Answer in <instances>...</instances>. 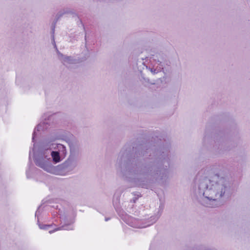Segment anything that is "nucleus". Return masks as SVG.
Segmentation results:
<instances>
[{"label":"nucleus","mask_w":250,"mask_h":250,"mask_svg":"<svg viewBox=\"0 0 250 250\" xmlns=\"http://www.w3.org/2000/svg\"><path fill=\"white\" fill-rule=\"evenodd\" d=\"M59 229H59V228L56 229H54V230H53L49 231V233H52V232H54V231H55L58 230H59Z\"/></svg>","instance_id":"nucleus-5"},{"label":"nucleus","mask_w":250,"mask_h":250,"mask_svg":"<svg viewBox=\"0 0 250 250\" xmlns=\"http://www.w3.org/2000/svg\"><path fill=\"white\" fill-rule=\"evenodd\" d=\"M108 219H105V221H107Z\"/></svg>","instance_id":"nucleus-6"},{"label":"nucleus","mask_w":250,"mask_h":250,"mask_svg":"<svg viewBox=\"0 0 250 250\" xmlns=\"http://www.w3.org/2000/svg\"><path fill=\"white\" fill-rule=\"evenodd\" d=\"M40 167L43 168L44 170L49 171L51 167V165H48V164H42L40 166Z\"/></svg>","instance_id":"nucleus-3"},{"label":"nucleus","mask_w":250,"mask_h":250,"mask_svg":"<svg viewBox=\"0 0 250 250\" xmlns=\"http://www.w3.org/2000/svg\"><path fill=\"white\" fill-rule=\"evenodd\" d=\"M51 156L53 161L55 163H58L60 161V154L58 151H52L51 152Z\"/></svg>","instance_id":"nucleus-1"},{"label":"nucleus","mask_w":250,"mask_h":250,"mask_svg":"<svg viewBox=\"0 0 250 250\" xmlns=\"http://www.w3.org/2000/svg\"><path fill=\"white\" fill-rule=\"evenodd\" d=\"M212 190L211 189H208V187H207V190L204 192V195H208V192H211Z\"/></svg>","instance_id":"nucleus-4"},{"label":"nucleus","mask_w":250,"mask_h":250,"mask_svg":"<svg viewBox=\"0 0 250 250\" xmlns=\"http://www.w3.org/2000/svg\"><path fill=\"white\" fill-rule=\"evenodd\" d=\"M206 198L208 200V201H209V205H207V206L208 207H210V208L213 207V203L216 202V199H213L212 196H210V197L206 196Z\"/></svg>","instance_id":"nucleus-2"}]
</instances>
